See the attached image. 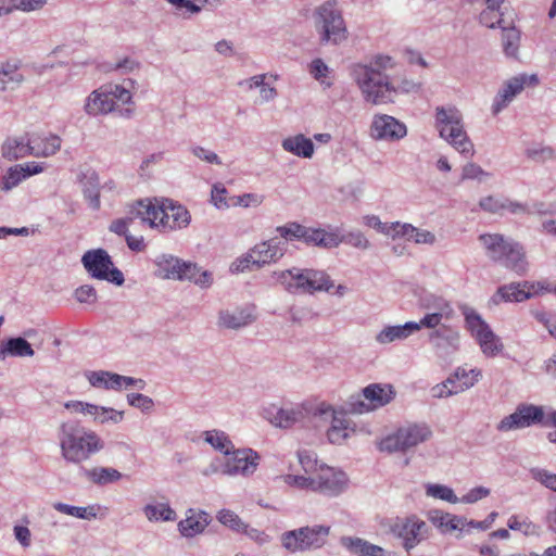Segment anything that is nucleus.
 Instances as JSON below:
<instances>
[{"mask_svg":"<svg viewBox=\"0 0 556 556\" xmlns=\"http://www.w3.org/2000/svg\"><path fill=\"white\" fill-rule=\"evenodd\" d=\"M507 527L513 531H520L526 536L539 538L542 533L541 526L534 523L528 517L511 516L507 521Z\"/></svg>","mask_w":556,"mask_h":556,"instance_id":"a18cd8bd","label":"nucleus"},{"mask_svg":"<svg viewBox=\"0 0 556 556\" xmlns=\"http://www.w3.org/2000/svg\"><path fill=\"white\" fill-rule=\"evenodd\" d=\"M216 518L222 525L230 528L236 532H241L242 529H245V523L235 511L230 509L219 510Z\"/></svg>","mask_w":556,"mask_h":556,"instance_id":"864d4df0","label":"nucleus"},{"mask_svg":"<svg viewBox=\"0 0 556 556\" xmlns=\"http://www.w3.org/2000/svg\"><path fill=\"white\" fill-rule=\"evenodd\" d=\"M127 402L130 406L139 408L143 413H149L154 406L153 400L141 393L127 394Z\"/></svg>","mask_w":556,"mask_h":556,"instance_id":"680f3d73","label":"nucleus"},{"mask_svg":"<svg viewBox=\"0 0 556 556\" xmlns=\"http://www.w3.org/2000/svg\"><path fill=\"white\" fill-rule=\"evenodd\" d=\"M256 318L253 305L227 307L218 311L216 326L224 330L239 331L252 325Z\"/></svg>","mask_w":556,"mask_h":556,"instance_id":"4468645a","label":"nucleus"},{"mask_svg":"<svg viewBox=\"0 0 556 556\" xmlns=\"http://www.w3.org/2000/svg\"><path fill=\"white\" fill-rule=\"evenodd\" d=\"M30 156L50 157L55 155L62 147L60 136L52 132L28 134Z\"/></svg>","mask_w":556,"mask_h":556,"instance_id":"b1692460","label":"nucleus"},{"mask_svg":"<svg viewBox=\"0 0 556 556\" xmlns=\"http://www.w3.org/2000/svg\"><path fill=\"white\" fill-rule=\"evenodd\" d=\"M329 533V526H306L283 532L280 536V542L282 547L290 553L306 552L323 547L327 542Z\"/></svg>","mask_w":556,"mask_h":556,"instance_id":"0eeeda50","label":"nucleus"},{"mask_svg":"<svg viewBox=\"0 0 556 556\" xmlns=\"http://www.w3.org/2000/svg\"><path fill=\"white\" fill-rule=\"evenodd\" d=\"M328 412L332 413V421L331 427L327 431L328 440L333 444H342L348 438L351 428V421L346 418L343 413H336L331 406L321 405L320 413L326 414Z\"/></svg>","mask_w":556,"mask_h":556,"instance_id":"c85d7f7f","label":"nucleus"},{"mask_svg":"<svg viewBox=\"0 0 556 556\" xmlns=\"http://www.w3.org/2000/svg\"><path fill=\"white\" fill-rule=\"evenodd\" d=\"M191 154L208 164L222 165L220 157L212 150L206 149L201 146H192L190 147Z\"/></svg>","mask_w":556,"mask_h":556,"instance_id":"e2e57ef3","label":"nucleus"},{"mask_svg":"<svg viewBox=\"0 0 556 556\" xmlns=\"http://www.w3.org/2000/svg\"><path fill=\"white\" fill-rule=\"evenodd\" d=\"M340 544L355 556H386L382 547L375 545L362 538L342 536Z\"/></svg>","mask_w":556,"mask_h":556,"instance_id":"2f4dec72","label":"nucleus"},{"mask_svg":"<svg viewBox=\"0 0 556 556\" xmlns=\"http://www.w3.org/2000/svg\"><path fill=\"white\" fill-rule=\"evenodd\" d=\"M416 332L417 326L413 325V320L402 325H386L375 334V341L379 345H389L405 341Z\"/></svg>","mask_w":556,"mask_h":556,"instance_id":"a878e982","label":"nucleus"},{"mask_svg":"<svg viewBox=\"0 0 556 556\" xmlns=\"http://www.w3.org/2000/svg\"><path fill=\"white\" fill-rule=\"evenodd\" d=\"M58 440L62 458L74 465L88 462L105 446L104 441L96 431L75 421L60 424Z\"/></svg>","mask_w":556,"mask_h":556,"instance_id":"f257e3e1","label":"nucleus"},{"mask_svg":"<svg viewBox=\"0 0 556 556\" xmlns=\"http://www.w3.org/2000/svg\"><path fill=\"white\" fill-rule=\"evenodd\" d=\"M429 340L437 349L456 351L459 346V332L451 327L441 326L430 333Z\"/></svg>","mask_w":556,"mask_h":556,"instance_id":"c9c22d12","label":"nucleus"},{"mask_svg":"<svg viewBox=\"0 0 556 556\" xmlns=\"http://www.w3.org/2000/svg\"><path fill=\"white\" fill-rule=\"evenodd\" d=\"M539 78L535 74H519L506 80L497 92L492 104V113L497 115L519 94L526 86H536Z\"/></svg>","mask_w":556,"mask_h":556,"instance_id":"2eb2a0df","label":"nucleus"},{"mask_svg":"<svg viewBox=\"0 0 556 556\" xmlns=\"http://www.w3.org/2000/svg\"><path fill=\"white\" fill-rule=\"evenodd\" d=\"M543 406L522 403L517 406L515 412L504 417L496 426L501 432H507L515 429H523L533 425H540L543 418Z\"/></svg>","mask_w":556,"mask_h":556,"instance_id":"ddd939ff","label":"nucleus"},{"mask_svg":"<svg viewBox=\"0 0 556 556\" xmlns=\"http://www.w3.org/2000/svg\"><path fill=\"white\" fill-rule=\"evenodd\" d=\"M390 530L396 539L401 540L402 547L409 554L429 538L430 527L416 515H410L396 518Z\"/></svg>","mask_w":556,"mask_h":556,"instance_id":"9d476101","label":"nucleus"},{"mask_svg":"<svg viewBox=\"0 0 556 556\" xmlns=\"http://www.w3.org/2000/svg\"><path fill=\"white\" fill-rule=\"evenodd\" d=\"M142 513L150 522H169L177 519V514L168 502L148 503Z\"/></svg>","mask_w":556,"mask_h":556,"instance_id":"4c0bfd02","label":"nucleus"},{"mask_svg":"<svg viewBox=\"0 0 556 556\" xmlns=\"http://www.w3.org/2000/svg\"><path fill=\"white\" fill-rule=\"evenodd\" d=\"M281 147L285 151L304 159H311L314 154L313 141L302 134L285 138Z\"/></svg>","mask_w":556,"mask_h":556,"instance_id":"e433bc0d","label":"nucleus"},{"mask_svg":"<svg viewBox=\"0 0 556 556\" xmlns=\"http://www.w3.org/2000/svg\"><path fill=\"white\" fill-rule=\"evenodd\" d=\"M154 263L156 265L155 275L157 277L172 280L181 278L180 270L184 261L180 258L170 254H161L155 258Z\"/></svg>","mask_w":556,"mask_h":556,"instance_id":"f704fd0d","label":"nucleus"},{"mask_svg":"<svg viewBox=\"0 0 556 556\" xmlns=\"http://www.w3.org/2000/svg\"><path fill=\"white\" fill-rule=\"evenodd\" d=\"M391 62L389 56H379L370 65L358 64L353 70V76L366 102L375 105L394 102L396 89L379 67H387Z\"/></svg>","mask_w":556,"mask_h":556,"instance_id":"7ed1b4c3","label":"nucleus"},{"mask_svg":"<svg viewBox=\"0 0 556 556\" xmlns=\"http://www.w3.org/2000/svg\"><path fill=\"white\" fill-rule=\"evenodd\" d=\"M349 485L348 476L331 467L321 468L314 477V492L333 497L343 493Z\"/></svg>","mask_w":556,"mask_h":556,"instance_id":"a211bd4d","label":"nucleus"},{"mask_svg":"<svg viewBox=\"0 0 556 556\" xmlns=\"http://www.w3.org/2000/svg\"><path fill=\"white\" fill-rule=\"evenodd\" d=\"M340 240H342V242L346 244H350L361 250H367L370 247L369 241L359 230L350 231L349 233L340 238Z\"/></svg>","mask_w":556,"mask_h":556,"instance_id":"69168bd1","label":"nucleus"},{"mask_svg":"<svg viewBox=\"0 0 556 556\" xmlns=\"http://www.w3.org/2000/svg\"><path fill=\"white\" fill-rule=\"evenodd\" d=\"M305 226L300 225L298 223H288L283 226H279L276 228V231L280 235L282 239L292 240L298 239L302 240L304 236Z\"/></svg>","mask_w":556,"mask_h":556,"instance_id":"052dcab7","label":"nucleus"},{"mask_svg":"<svg viewBox=\"0 0 556 556\" xmlns=\"http://www.w3.org/2000/svg\"><path fill=\"white\" fill-rule=\"evenodd\" d=\"M406 448H412L431 439L432 430L426 422L408 424L400 428Z\"/></svg>","mask_w":556,"mask_h":556,"instance_id":"473e14b6","label":"nucleus"},{"mask_svg":"<svg viewBox=\"0 0 556 556\" xmlns=\"http://www.w3.org/2000/svg\"><path fill=\"white\" fill-rule=\"evenodd\" d=\"M477 383V378H470V380L463 381L458 386H456L454 389H450V387H446V383H438L431 388V395L434 399H446L448 396H452L454 394H458L460 392H464L471 387H473Z\"/></svg>","mask_w":556,"mask_h":556,"instance_id":"49530a36","label":"nucleus"},{"mask_svg":"<svg viewBox=\"0 0 556 556\" xmlns=\"http://www.w3.org/2000/svg\"><path fill=\"white\" fill-rule=\"evenodd\" d=\"M422 306L434 314L445 317V321L454 318L455 311L446 299L437 295H430L422 302Z\"/></svg>","mask_w":556,"mask_h":556,"instance_id":"a19ab883","label":"nucleus"},{"mask_svg":"<svg viewBox=\"0 0 556 556\" xmlns=\"http://www.w3.org/2000/svg\"><path fill=\"white\" fill-rule=\"evenodd\" d=\"M35 352L29 342L22 337L11 338L0 348V356L31 357Z\"/></svg>","mask_w":556,"mask_h":556,"instance_id":"58836bf2","label":"nucleus"},{"mask_svg":"<svg viewBox=\"0 0 556 556\" xmlns=\"http://www.w3.org/2000/svg\"><path fill=\"white\" fill-rule=\"evenodd\" d=\"M489 258L500 262L506 268L523 275L527 271L528 263L523 248L513 239L501 233H484L479 237Z\"/></svg>","mask_w":556,"mask_h":556,"instance_id":"39448f33","label":"nucleus"},{"mask_svg":"<svg viewBox=\"0 0 556 556\" xmlns=\"http://www.w3.org/2000/svg\"><path fill=\"white\" fill-rule=\"evenodd\" d=\"M363 395L369 404L357 402L353 409L361 414L389 404L394 399L395 391L390 384L372 383L363 389Z\"/></svg>","mask_w":556,"mask_h":556,"instance_id":"412c9836","label":"nucleus"},{"mask_svg":"<svg viewBox=\"0 0 556 556\" xmlns=\"http://www.w3.org/2000/svg\"><path fill=\"white\" fill-rule=\"evenodd\" d=\"M400 232L401 237H405L407 240H412L416 244L432 245L437 242V237L433 232L416 228L410 224H403L400 228Z\"/></svg>","mask_w":556,"mask_h":556,"instance_id":"c03bdc74","label":"nucleus"},{"mask_svg":"<svg viewBox=\"0 0 556 556\" xmlns=\"http://www.w3.org/2000/svg\"><path fill=\"white\" fill-rule=\"evenodd\" d=\"M426 494L433 498H439L451 504L459 503V497L456 496L453 489L444 484H428Z\"/></svg>","mask_w":556,"mask_h":556,"instance_id":"3c124183","label":"nucleus"},{"mask_svg":"<svg viewBox=\"0 0 556 556\" xmlns=\"http://www.w3.org/2000/svg\"><path fill=\"white\" fill-rule=\"evenodd\" d=\"M287 247L281 239L274 237L256 243L249 250V257L252 258V266L256 269L276 264L283 257Z\"/></svg>","mask_w":556,"mask_h":556,"instance_id":"dca6fc26","label":"nucleus"},{"mask_svg":"<svg viewBox=\"0 0 556 556\" xmlns=\"http://www.w3.org/2000/svg\"><path fill=\"white\" fill-rule=\"evenodd\" d=\"M77 181L80 185L84 198L88 201L93 211L101 206L100 202V178L94 168L89 165H80L77 169Z\"/></svg>","mask_w":556,"mask_h":556,"instance_id":"aec40b11","label":"nucleus"},{"mask_svg":"<svg viewBox=\"0 0 556 556\" xmlns=\"http://www.w3.org/2000/svg\"><path fill=\"white\" fill-rule=\"evenodd\" d=\"M530 475L536 482L556 493V473L535 467L530 469Z\"/></svg>","mask_w":556,"mask_h":556,"instance_id":"5fc2aeb1","label":"nucleus"},{"mask_svg":"<svg viewBox=\"0 0 556 556\" xmlns=\"http://www.w3.org/2000/svg\"><path fill=\"white\" fill-rule=\"evenodd\" d=\"M543 289L548 290L547 288H544L540 282H513L500 287L493 300L495 303H498V301L522 302L538 293L539 290Z\"/></svg>","mask_w":556,"mask_h":556,"instance_id":"4be33fe9","label":"nucleus"},{"mask_svg":"<svg viewBox=\"0 0 556 556\" xmlns=\"http://www.w3.org/2000/svg\"><path fill=\"white\" fill-rule=\"evenodd\" d=\"M303 233L302 240L309 245L331 249L337 248L342 242L338 235L327 232L325 229L320 228L305 227Z\"/></svg>","mask_w":556,"mask_h":556,"instance_id":"72a5a7b5","label":"nucleus"},{"mask_svg":"<svg viewBox=\"0 0 556 556\" xmlns=\"http://www.w3.org/2000/svg\"><path fill=\"white\" fill-rule=\"evenodd\" d=\"M24 180L25 175L22 172V166H11L2 176H0V191L8 193Z\"/></svg>","mask_w":556,"mask_h":556,"instance_id":"09e8293b","label":"nucleus"},{"mask_svg":"<svg viewBox=\"0 0 556 556\" xmlns=\"http://www.w3.org/2000/svg\"><path fill=\"white\" fill-rule=\"evenodd\" d=\"M486 177H489V173H486L480 165H478L476 163H467L463 167L462 180L482 181Z\"/></svg>","mask_w":556,"mask_h":556,"instance_id":"0e129e2a","label":"nucleus"},{"mask_svg":"<svg viewBox=\"0 0 556 556\" xmlns=\"http://www.w3.org/2000/svg\"><path fill=\"white\" fill-rule=\"evenodd\" d=\"M443 320H445V317L428 312L419 321H413V325L417 326V332L424 327L435 330L443 326Z\"/></svg>","mask_w":556,"mask_h":556,"instance_id":"338daca9","label":"nucleus"},{"mask_svg":"<svg viewBox=\"0 0 556 556\" xmlns=\"http://www.w3.org/2000/svg\"><path fill=\"white\" fill-rule=\"evenodd\" d=\"M504 0H486V8L480 13V23L489 28L503 27L501 4Z\"/></svg>","mask_w":556,"mask_h":556,"instance_id":"79ce46f5","label":"nucleus"},{"mask_svg":"<svg viewBox=\"0 0 556 556\" xmlns=\"http://www.w3.org/2000/svg\"><path fill=\"white\" fill-rule=\"evenodd\" d=\"M439 527L448 532L455 530L464 531L467 528V520L463 517L444 514L440 517Z\"/></svg>","mask_w":556,"mask_h":556,"instance_id":"4d7b16f0","label":"nucleus"},{"mask_svg":"<svg viewBox=\"0 0 556 556\" xmlns=\"http://www.w3.org/2000/svg\"><path fill=\"white\" fill-rule=\"evenodd\" d=\"M378 447L381 452H388V453L404 452L407 450L404 444L400 429H397L396 432L382 439L379 442Z\"/></svg>","mask_w":556,"mask_h":556,"instance_id":"603ef678","label":"nucleus"},{"mask_svg":"<svg viewBox=\"0 0 556 556\" xmlns=\"http://www.w3.org/2000/svg\"><path fill=\"white\" fill-rule=\"evenodd\" d=\"M407 135L404 123L387 114H377L372 118L370 136L375 140L396 141Z\"/></svg>","mask_w":556,"mask_h":556,"instance_id":"6ab92c4d","label":"nucleus"},{"mask_svg":"<svg viewBox=\"0 0 556 556\" xmlns=\"http://www.w3.org/2000/svg\"><path fill=\"white\" fill-rule=\"evenodd\" d=\"M315 28L321 43L340 45L348 38V29L341 12L332 2L318 8Z\"/></svg>","mask_w":556,"mask_h":556,"instance_id":"6e6552de","label":"nucleus"},{"mask_svg":"<svg viewBox=\"0 0 556 556\" xmlns=\"http://www.w3.org/2000/svg\"><path fill=\"white\" fill-rule=\"evenodd\" d=\"M283 483L295 486L301 490L314 491V477H306L301 475H285L279 477Z\"/></svg>","mask_w":556,"mask_h":556,"instance_id":"13d9d810","label":"nucleus"},{"mask_svg":"<svg viewBox=\"0 0 556 556\" xmlns=\"http://www.w3.org/2000/svg\"><path fill=\"white\" fill-rule=\"evenodd\" d=\"M203 440L210 444L215 451L226 455L232 452L233 443L228 434L222 430L213 429L203 432Z\"/></svg>","mask_w":556,"mask_h":556,"instance_id":"ea45409f","label":"nucleus"},{"mask_svg":"<svg viewBox=\"0 0 556 556\" xmlns=\"http://www.w3.org/2000/svg\"><path fill=\"white\" fill-rule=\"evenodd\" d=\"M503 48L507 56L516 58L519 50L520 33L515 27L503 26Z\"/></svg>","mask_w":556,"mask_h":556,"instance_id":"8fccbe9b","label":"nucleus"},{"mask_svg":"<svg viewBox=\"0 0 556 556\" xmlns=\"http://www.w3.org/2000/svg\"><path fill=\"white\" fill-rule=\"evenodd\" d=\"M175 7L177 11L185 10L190 15L198 14L206 4L207 0H166Z\"/></svg>","mask_w":556,"mask_h":556,"instance_id":"bf43d9fd","label":"nucleus"},{"mask_svg":"<svg viewBox=\"0 0 556 556\" xmlns=\"http://www.w3.org/2000/svg\"><path fill=\"white\" fill-rule=\"evenodd\" d=\"M459 308L464 315L467 330L477 340L483 354L486 356L498 354L503 349L501 339L492 331L481 315L466 304L460 305Z\"/></svg>","mask_w":556,"mask_h":556,"instance_id":"1a4fd4ad","label":"nucleus"},{"mask_svg":"<svg viewBox=\"0 0 556 556\" xmlns=\"http://www.w3.org/2000/svg\"><path fill=\"white\" fill-rule=\"evenodd\" d=\"M134 214L141 223H147L162 232L186 228L191 220L190 213L185 206L168 199L162 200L161 203H153L151 200L138 201Z\"/></svg>","mask_w":556,"mask_h":556,"instance_id":"f03ea898","label":"nucleus"},{"mask_svg":"<svg viewBox=\"0 0 556 556\" xmlns=\"http://www.w3.org/2000/svg\"><path fill=\"white\" fill-rule=\"evenodd\" d=\"M210 521L207 513L189 508L186 511V518L180 520L177 527L184 538H193L204 532Z\"/></svg>","mask_w":556,"mask_h":556,"instance_id":"bb28decb","label":"nucleus"},{"mask_svg":"<svg viewBox=\"0 0 556 556\" xmlns=\"http://www.w3.org/2000/svg\"><path fill=\"white\" fill-rule=\"evenodd\" d=\"M21 61L9 59L0 62V92H14L25 83V76L20 72Z\"/></svg>","mask_w":556,"mask_h":556,"instance_id":"393cba45","label":"nucleus"},{"mask_svg":"<svg viewBox=\"0 0 556 556\" xmlns=\"http://www.w3.org/2000/svg\"><path fill=\"white\" fill-rule=\"evenodd\" d=\"M53 508L58 510L59 513L70 515L79 519H93L97 517V510L94 506H87V507H79V506H72L65 503L56 502L53 503Z\"/></svg>","mask_w":556,"mask_h":556,"instance_id":"de8ad7c7","label":"nucleus"},{"mask_svg":"<svg viewBox=\"0 0 556 556\" xmlns=\"http://www.w3.org/2000/svg\"><path fill=\"white\" fill-rule=\"evenodd\" d=\"M81 263L92 278L106 280L116 286H122L125 281L123 273L114 267L111 256L103 249L87 251Z\"/></svg>","mask_w":556,"mask_h":556,"instance_id":"9b49d317","label":"nucleus"},{"mask_svg":"<svg viewBox=\"0 0 556 556\" xmlns=\"http://www.w3.org/2000/svg\"><path fill=\"white\" fill-rule=\"evenodd\" d=\"M80 476L88 482L96 485H106L119 481L123 477L122 472L112 467H80Z\"/></svg>","mask_w":556,"mask_h":556,"instance_id":"7c9ffc66","label":"nucleus"},{"mask_svg":"<svg viewBox=\"0 0 556 556\" xmlns=\"http://www.w3.org/2000/svg\"><path fill=\"white\" fill-rule=\"evenodd\" d=\"M263 414L273 426L288 429L305 418L306 407L304 403L288 404L282 407L270 405L264 409Z\"/></svg>","mask_w":556,"mask_h":556,"instance_id":"f3484780","label":"nucleus"},{"mask_svg":"<svg viewBox=\"0 0 556 556\" xmlns=\"http://www.w3.org/2000/svg\"><path fill=\"white\" fill-rule=\"evenodd\" d=\"M74 298L79 303L93 304L97 302V291L90 285H84L77 288L74 292Z\"/></svg>","mask_w":556,"mask_h":556,"instance_id":"774afa93","label":"nucleus"},{"mask_svg":"<svg viewBox=\"0 0 556 556\" xmlns=\"http://www.w3.org/2000/svg\"><path fill=\"white\" fill-rule=\"evenodd\" d=\"M479 206L486 213L500 215H503L505 212L514 215H522L529 212L526 203L514 201L503 195L483 197L479 201Z\"/></svg>","mask_w":556,"mask_h":556,"instance_id":"5701e85b","label":"nucleus"},{"mask_svg":"<svg viewBox=\"0 0 556 556\" xmlns=\"http://www.w3.org/2000/svg\"><path fill=\"white\" fill-rule=\"evenodd\" d=\"M223 464L222 473L225 476H252L260 464V455L252 448H232Z\"/></svg>","mask_w":556,"mask_h":556,"instance_id":"f8f14e48","label":"nucleus"},{"mask_svg":"<svg viewBox=\"0 0 556 556\" xmlns=\"http://www.w3.org/2000/svg\"><path fill=\"white\" fill-rule=\"evenodd\" d=\"M271 277L287 292L292 294H315L316 292H330L334 283L330 276L315 268L292 267L275 270Z\"/></svg>","mask_w":556,"mask_h":556,"instance_id":"20e7f679","label":"nucleus"},{"mask_svg":"<svg viewBox=\"0 0 556 556\" xmlns=\"http://www.w3.org/2000/svg\"><path fill=\"white\" fill-rule=\"evenodd\" d=\"M98 412L93 414V420L99 424L113 422L119 424L124 419V412L111 407L98 405Z\"/></svg>","mask_w":556,"mask_h":556,"instance_id":"6e6d98bb","label":"nucleus"},{"mask_svg":"<svg viewBox=\"0 0 556 556\" xmlns=\"http://www.w3.org/2000/svg\"><path fill=\"white\" fill-rule=\"evenodd\" d=\"M85 376L89 383L94 388L119 391L115 372L105 370L87 371Z\"/></svg>","mask_w":556,"mask_h":556,"instance_id":"37998d69","label":"nucleus"},{"mask_svg":"<svg viewBox=\"0 0 556 556\" xmlns=\"http://www.w3.org/2000/svg\"><path fill=\"white\" fill-rule=\"evenodd\" d=\"M1 155L9 162L30 156L28 134L8 137L1 146Z\"/></svg>","mask_w":556,"mask_h":556,"instance_id":"c756f323","label":"nucleus"},{"mask_svg":"<svg viewBox=\"0 0 556 556\" xmlns=\"http://www.w3.org/2000/svg\"><path fill=\"white\" fill-rule=\"evenodd\" d=\"M434 127L441 138L463 154H472L473 144L466 134L462 112L454 105L435 108Z\"/></svg>","mask_w":556,"mask_h":556,"instance_id":"423d86ee","label":"nucleus"},{"mask_svg":"<svg viewBox=\"0 0 556 556\" xmlns=\"http://www.w3.org/2000/svg\"><path fill=\"white\" fill-rule=\"evenodd\" d=\"M114 110L113 97L104 86L93 90L85 100L84 111L90 116L105 115Z\"/></svg>","mask_w":556,"mask_h":556,"instance_id":"cd10ccee","label":"nucleus"}]
</instances>
